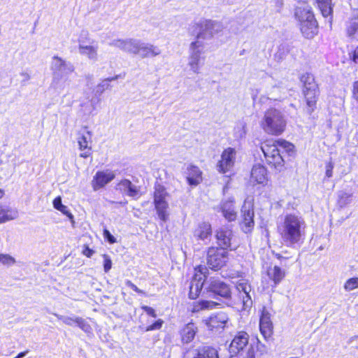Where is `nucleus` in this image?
I'll return each mask as SVG.
<instances>
[{
	"mask_svg": "<svg viewBox=\"0 0 358 358\" xmlns=\"http://www.w3.org/2000/svg\"><path fill=\"white\" fill-rule=\"evenodd\" d=\"M280 148L289 156L296 152L295 145L284 138H266L260 143V149L266 164L278 173L284 172L287 169V162L280 152Z\"/></svg>",
	"mask_w": 358,
	"mask_h": 358,
	"instance_id": "nucleus-1",
	"label": "nucleus"
},
{
	"mask_svg": "<svg viewBox=\"0 0 358 358\" xmlns=\"http://www.w3.org/2000/svg\"><path fill=\"white\" fill-rule=\"evenodd\" d=\"M306 223L294 213H287L277 226V232L283 243L288 247L300 245L305 239Z\"/></svg>",
	"mask_w": 358,
	"mask_h": 358,
	"instance_id": "nucleus-2",
	"label": "nucleus"
},
{
	"mask_svg": "<svg viewBox=\"0 0 358 358\" xmlns=\"http://www.w3.org/2000/svg\"><path fill=\"white\" fill-rule=\"evenodd\" d=\"M259 125L266 134L278 136L286 130L287 121L281 110L274 107H270L264 111Z\"/></svg>",
	"mask_w": 358,
	"mask_h": 358,
	"instance_id": "nucleus-3",
	"label": "nucleus"
},
{
	"mask_svg": "<svg viewBox=\"0 0 358 358\" xmlns=\"http://www.w3.org/2000/svg\"><path fill=\"white\" fill-rule=\"evenodd\" d=\"M295 17L299 22L300 31L306 38L311 39L317 35L319 26L310 7H297Z\"/></svg>",
	"mask_w": 358,
	"mask_h": 358,
	"instance_id": "nucleus-4",
	"label": "nucleus"
},
{
	"mask_svg": "<svg viewBox=\"0 0 358 358\" xmlns=\"http://www.w3.org/2000/svg\"><path fill=\"white\" fill-rule=\"evenodd\" d=\"M169 196L166 187L161 185L157 184L155 185L153 192V203L157 214L159 219L163 222H166L169 219V203L166 199Z\"/></svg>",
	"mask_w": 358,
	"mask_h": 358,
	"instance_id": "nucleus-5",
	"label": "nucleus"
},
{
	"mask_svg": "<svg viewBox=\"0 0 358 358\" xmlns=\"http://www.w3.org/2000/svg\"><path fill=\"white\" fill-rule=\"evenodd\" d=\"M228 260V250L215 246L208 248L206 262L210 269L213 271L220 270L227 265Z\"/></svg>",
	"mask_w": 358,
	"mask_h": 358,
	"instance_id": "nucleus-6",
	"label": "nucleus"
},
{
	"mask_svg": "<svg viewBox=\"0 0 358 358\" xmlns=\"http://www.w3.org/2000/svg\"><path fill=\"white\" fill-rule=\"evenodd\" d=\"M236 150L235 148L228 147L224 148L221 153L220 159L217 163V168L219 173L225 174L233 170L236 163Z\"/></svg>",
	"mask_w": 358,
	"mask_h": 358,
	"instance_id": "nucleus-7",
	"label": "nucleus"
},
{
	"mask_svg": "<svg viewBox=\"0 0 358 358\" xmlns=\"http://www.w3.org/2000/svg\"><path fill=\"white\" fill-rule=\"evenodd\" d=\"M77 134L79 150L82 152L80 154V157L85 159L91 157L92 154V146L90 145L92 138L91 131L88 130L87 126H85Z\"/></svg>",
	"mask_w": 358,
	"mask_h": 358,
	"instance_id": "nucleus-8",
	"label": "nucleus"
},
{
	"mask_svg": "<svg viewBox=\"0 0 358 358\" xmlns=\"http://www.w3.org/2000/svg\"><path fill=\"white\" fill-rule=\"evenodd\" d=\"M206 289L208 292L213 294L215 296H217L225 299H229L231 296L230 286L217 278H212L210 280Z\"/></svg>",
	"mask_w": 358,
	"mask_h": 358,
	"instance_id": "nucleus-9",
	"label": "nucleus"
},
{
	"mask_svg": "<svg viewBox=\"0 0 358 358\" xmlns=\"http://www.w3.org/2000/svg\"><path fill=\"white\" fill-rule=\"evenodd\" d=\"M249 181L253 186L261 185L264 187L267 185L269 177L266 167L261 164H254L250 171Z\"/></svg>",
	"mask_w": 358,
	"mask_h": 358,
	"instance_id": "nucleus-10",
	"label": "nucleus"
},
{
	"mask_svg": "<svg viewBox=\"0 0 358 358\" xmlns=\"http://www.w3.org/2000/svg\"><path fill=\"white\" fill-rule=\"evenodd\" d=\"M234 237V233L231 227L222 226L215 231V238L218 248L226 250H231V241Z\"/></svg>",
	"mask_w": 358,
	"mask_h": 358,
	"instance_id": "nucleus-11",
	"label": "nucleus"
},
{
	"mask_svg": "<svg viewBox=\"0 0 358 358\" xmlns=\"http://www.w3.org/2000/svg\"><path fill=\"white\" fill-rule=\"evenodd\" d=\"M228 320V316L225 313L218 312L211 315L206 320V324L210 331H220L225 328Z\"/></svg>",
	"mask_w": 358,
	"mask_h": 358,
	"instance_id": "nucleus-12",
	"label": "nucleus"
},
{
	"mask_svg": "<svg viewBox=\"0 0 358 358\" xmlns=\"http://www.w3.org/2000/svg\"><path fill=\"white\" fill-rule=\"evenodd\" d=\"M203 267L201 266H197L195 268V273L194 275L192 283L189 286V298L190 299H196L201 294L203 287L204 278L199 277L197 278L198 273L203 275Z\"/></svg>",
	"mask_w": 358,
	"mask_h": 358,
	"instance_id": "nucleus-13",
	"label": "nucleus"
},
{
	"mask_svg": "<svg viewBox=\"0 0 358 358\" xmlns=\"http://www.w3.org/2000/svg\"><path fill=\"white\" fill-rule=\"evenodd\" d=\"M115 177L112 171H98L92 180V187L94 191L103 188L108 183L111 182Z\"/></svg>",
	"mask_w": 358,
	"mask_h": 358,
	"instance_id": "nucleus-14",
	"label": "nucleus"
},
{
	"mask_svg": "<svg viewBox=\"0 0 358 358\" xmlns=\"http://www.w3.org/2000/svg\"><path fill=\"white\" fill-rule=\"evenodd\" d=\"M259 330L263 337L268 340L273 334V325L270 313L264 308L259 318Z\"/></svg>",
	"mask_w": 358,
	"mask_h": 358,
	"instance_id": "nucleus-15",
	"label": "nucleus"
},
{
	"mask_svg": "<svg viewBox=\"0 0 358 358\" xmlns=\"http://www.w3.org/2000/svg\"><path fill=\"white\" fill-rule=\"evenodd\" d=\"M301 92L305 103V110L308 114L311 115L317 108V103L320 94V89Z\"/></svg>",
	"mask_w": 358,
	"mask_h": 358,
	"instance_id": "nucleus-16",
	"label": "nucleus"
},
{
	"mask_svg": "<svg viewBox=\"0 0 358 358\" xmlns=\"http://www.w3.org/2000/svg\"><path fill=\"white\" fill-rule=\"evenodd\" d=\"M249 335L244 331H238L229 345V350L232 354H238L248 344Z\"/></svg>",
	"mask_w": 358,
	"mask_h": 358,
	"instance_id": "nucleus-17",
	"label": "nucleus"
},
{
	"mask_svg": "<svg viewBox=\"0 0 358 358\" xmlns=\"http://www.w3.org/2000/svg\"><path fill=\"white\" fill-rule=\"evenodd\" d=\"M239 225L244 233L252 232L255 227V213L252 208L242 209L241 220Z\"/></svg>",
	"mask_w": 358,
	"mask_h": 358,
	"instance_id": "nucleus-18",
	"label": "nucleus"
},
{
	"mask_svg": "<svg viewBox=\"0 0 358 358\" xmlns=\"http://www.w3.org/2000/svg\"><path fill=\"white\" fill-rule=\"evenodd\" d=\"M203 172L199 166L189 164L187 167L186 180L190 186H197L203 180Z\"/></svg>",
	"mask_w": 358,
	"mask_h": 358,
	"instance_id": "nucleus-19",
	"label": "nucleus"
},
{
	"mask_svg": "<svg viewBox=\"0 0 358 358\" xmlns=\"http://www.w3.org/2000/svg\"><path fill=\"white\" fill-rule=\"evenodd\" d=\"M266 275L272 287L279 285L286 276L285 270L282 269L279 266L268 267L266 269Z\"/></svg>",
	"mask_w": 358,
	"mask_h": 358,
	"instance_id": "nucleus-20",
	"label": "nucleus"
},
{
	"mask_svg": "<svg viewBox=\"0 0 358 358\" xmlns=\"http://www.w3.org/2000/svg\"><path fill=\"white\" fill-rule=\"evenodd\" d=\"M197 332L198 327L193 321L186 324L180 331L182 343L187 344L193 341Z\"/></svg>",
	"mask_w": 358,
	"mask_h": 358,
	"instance_id": "nucleus-21",
	"label": "nucleus"
},
{
	"mask_svg": "<svg viewBox=\"0 0 358 358\" xmlns=\"http://www.w3.org/2000/svg\"><path fill=\"white\" fill-rule=\"evenodd\" d=\"M120 190L124 191L126 194L134 199H138L142 193L140 191V187L134 185L129 179H122L118 184Z\"/></svg>",
	"mask_w": 358,
	"mask_h": 358,
	"instance_id": "nucleus-22",
	"label": "nucleus"
},
{
	"mask_svg": "<svg viewBox=\"0 0 358 358\" xmlns=\"http://www.w3.org/2000/svg\"><path fill=\"white\" fill-rule=\"evenodd\" d=\"M212 235V226L208 222L199 223L194 230V236L197 240L204 241L210 238Z\"/></svg>",
	"mask_w": 358,
	"mask_h": 358,
	"instance_id": "nucleus-23",
	"label": "nucleus"
},
{
	"mask_svg": "<svg viewBox=\"0 0 358 358\" xmlns=\"http://www.w3.org/2000/svg\"><path fill=\"white\" fill-rule=\"evenodd\" d=\"M299 80L302 84L301 91H310L320 89L315 76L310 73L306 72L303 73L300 76Z\"/></svg>",
	"mask_w": 358,
	"mask_h": 358,
	"instance_id": "nucleus-24",
	"label": "nucleus"
},
{
	"mask_svg": "<svg viewBox=\"0 0 358 358\" xmlns=\"http://www.w3.org/2000/svg\"><path fill=\"white\" fill-rule=\"evenodd\" d=\"M345 32L347 36L352 39L358 36V12L348 19L346 23Z\"/></svg>",
	"mask_w": 358,
	"mask_h": 358,
	"instance_id": "nucleus-25",
	"label": "nucleus"
},
{
	"mask_svg": "<svg viewBox=\"0 0 358 358\" xmlns=\"http://www.w3.org/2000/svg\"><path fill=\"white\" fill-rule=\"evenodd\" d=\"M220 209L223 217L228 222H234L237 219V212L233 203L225 202L220 206Z\"/></svg>",
	"mask_w": 358,
	"mask_h": 358,
	"instance_id": "nucleus-26",
	"label": "nucleus"
},
{
	"mask_svg": "<svg viewBox=\"0 0 358 358\" xmlns=\"http://www.w3.org/2000/svg\"><path fill=\"white\" fill-rule=\"evenodd\" d=\"M220 306V303L210 300H199L193 302L192 307V313H198L205 310L214 309Z\"/></svg>",
	"mask_w": 358,
	"mask_h": 358,
	"instance_id": "nucleus-27",
	"label": "nucleus"
},
{
	"mask_svg": "<svg viewBox=\"0 0 358 358\" xmlns=\"http://www.w3.org/2000/svg\"><path fill=\"white\" fill-rule=\"evenodd\" d=\"M193 358H219L217 351L213 347L203 346L196 350Z\"/></svg>",
	"mask_w": 358,
	"mask_h": 358,
	"instance_id": "nucleus-28",
	"label": "nucleus"
},
{
	"mask_svg": "<svg viewBox=\"0 0 358 358\" xmlns=\"http://www.w3.org/2000/svg\"><path fill=\"white\" fill-rule=\"evenodd\" d=\"M318 7L322 15L327 17L331 16L333 14V8L331 6V0H317Z\"/></svg>",
	"mask_w": 358,
	"mask_h": 358,
	"instance_id": "nucleus-29",
	"label": "nucleus"
},
{
	"mask_svg": "<svg viewBox=\"0 0 358 358\" xmlns=\"http://www.w3.org/2000/svg\"><path fill=\"white\" fill-rule=\"evenodd\" d=\"M80 52L90 59L96 60L98 57L97 48L92 45H79Z\"/></svg>",
	"mask_w": 358,
	"mask_h": 358,
	"instance_id": "nucleus-30",
	"label": "nucleus"
},
{
	"mask_svg": "<svg viewBox=\"0 0 358 358\" xmlns=\"http://www.w3.org/2000/svg\"><path fill=\"white\" fill-rule=\"evenodd\" d=\"M52 203L54 208L57 210L60 211L62 214L65 215L70 219H72L73 217L72 213L69 210L67 206L62 204L61 196H58L56 198H55L52 201Z\"/></svg>",
	"mask_w": 358,
	"mask_h": 358,
	"instance_id": "nucleus-31",
	"label": "nucleus"
},
{
	"mask_svg": "<svg viewBox=\"0 0 358 358\" xmlns=\"http://www.w3.org/2000/svg\"><path fill=\"white\" fill-rule=\"evenodd\" d=\"M236 289L238 290L240 294L243 292L242 299L243 302H245V299L247 300H250V285L245 281L241 280L236 284Z\"/></svg>",
	"mask_w": 358,
	"mask_h": 358,
	"instance_id": "nucleus-32",
	"label": "nucleus"
},
{
	"mask_svg": "<svg viewBox=\"0 0 358 358\" xmlns=\"http://www.w3.org/2000/svg\"><path fill=\"white\" fill-rule=\"evenodd\" d=\"M214 27V23L210 20H201L199 22L195 23L194 27L196 29L200 31L211 30Z\"/></svg>",
	"mask_w": 358,
	"mask_h": 358,
	"instance_id": "nucleus-33",
	"label": "nucleus"
},
{
	"mask_svg": "<svg viewBox=\"0 0 358 358\" xmlns=\"http://www.w3.org/2000/svg\"><path fill=\"white\" fill-rule=\"evenodd\" d=\"M142 57H155L159 54V50L153 45H149L142 48Z\"/></svg>",
	"mask_w": 358,
	"mask_h": 358,
	"instance_id": "nucleus-34",
	"label": "nucleus"
},
{
	"mask_svg": "<svg viewBox=\"0 0 358 358\" xmlns=\"http://www.w3.org/2000/svg\"><path fill=\"white\" fill-rule=\"evenodd\" d=\"M191 60L189 62V66L194 72H198L199 65L200 63V52L196 51L193 52L190 56Z\"/></svg>",
	"mask_w": 358,
	"mask_h": 358,
	"instance_id": "nucleus-35",
	"label": "nucleus"
},
{
	"mask_svg": "<svg viewBox=\"0 0 358 358\" xmlns=\"http://www.w3.org/2000/svg\"><path fill=\"white\" fill-rule=\"evenodd\" d=\"M0 263L3 265L10 266L16 263V260L8 254L0 253Z\"/></svg>",
	"mask_w": 358,
	"mask_h": 358,
	"instance_id": "nucleus-36",
	"label": "nucleus"
},
{
	"mask_svg": "<svg viewBox=\"0 0 358 358\" xmlns=\"http://www.w3.org/2000/svg\"><path fill=\"white\" fill-rule=\"evenodd\" d=\"M343 287L346 291H352L358 288V278L354 277L348 279Z\"/></svg>",
	"mask_w": 358,
	"mask_h": 358,
	"instance_id": "nucleus-37",
	"label": "nucleus"
},
{
	"mask_svg": "<svg viewBox=\"0 0 358 358\" xmlns=\"http://www.w3.org/2000/svg\"><path fill=\"white\" fill-rule=\"evenodd\" d=\"M12 218L9 214V209L0 205V224L9 221Z\"/></svg>",
	"mask_w": 358,
	"mask_h": 358,
	"instance_id": "nucleus-38",
	"label": "nucleus"
},
{
	"mask_svg": "<svg viewBox=\"0 0 358 358\" xmlns=\"http://www.w3.org/2000/svg\"><path fill=\"white\" fill-rule=\"evenodd\" d=\"M163 323L164 321L162 319H158L151 324L143 327V329L145 331L158 330L162 327Z\"/></svg>",
	"mask_w": 358,
	"mask_h": 358,
	"instance_id": "nucleus-39",
	"label": "nucleus"
},
{
	"mask_svg": "<svg viewBox=\"0 0 358 358\" xmlns=\"http://www.w3.org/2000/svg\"><path fill=\"white\" fill-rule=\"evenodd\" d=\"M74 323L85 331H87L90 329V325L82 317H75Z\"/></svg>",
	"mask_w": 358,
	"mask_h": 358,
	"instance_id": "nucleus-40",
	"label": "nucleus"
},
{
	"mask_svg": "<svg viewBox=\"0 0 358 358\" xmlns=\"http://www.w3.org/2000/svg\"><path fill=\"white\" fill-rule=\"evenodd\" d=\"M348 57L351 62L355 65H358V45L348 52Z\"/></svg>",
	"mask_w": 358,
	"mask_h": 358,
	"instance_id": "nucleus-41",
	"label": "nucleus"
},
{
	"mask_svg": "<svg viewBox=\"0 0 358 358\" xmlns=\"http://www.w3.org/2000/svg\"><path fill=\"white\" fill-rule=\"evenodd\" d=\"M103 269L106 273H108L112 268V261L110 257L106 255H103Z\"/></svg>",
	"mask_w": 358,
	"mask_h": 358,
	"instance_id": "nucleus-42",
	"label": "nucleus"
},
{
	"mask_svg": "<svg viewBox=\"0 0 358 358\" xmlns=\"http://www.w3.org/2000/svg\"><path fill=\"white\" fill-rule=\"evenodd\" d=\"M103 236L104 238L110 244H113L117 242L116 238L110 234V232L107 229H103Z\"/></svg>",
	"mask_w": 358,
	"mask_h": 358,
	"instance_id": "nucleus-43",
	"label": "nucleus"
},
{
	"mask_svg": "<svg viewBox=\"0 0 358 358\" xmlns=\"http://www.w3.org/2000/svg\"><path fill=\"white\" fill-rule=\"evenodd\" d=\"M141 308L143 311H145V313L148 316H150L151 317H153V318L157 317V315L156 311H155V310L153 308L143 305V306H141Z\"/></svg>",
	"mask_w": 358,
	"mask_h": 358,
	"instance_id": "nucleus-44",
	"label": "nucleus"
},
{
	"mask_svg": "<svg viewBox=\"0 0 358 358\" xmlns=\"http://www.w3.org/2000/svg\"><path fill=\"white\" fill-rule=\"evenodd\" d=\"M334 163L331 161L328 162L326 163L325 165V175L327 178H331L333 176V169H334Z\"/></svg>",
	"mask_w": 358,
	"mask_h": 358,
	"instance_id": "nucleus-45",
	"label": "nucleus"
},
{
	"mask_svg": "<svg viewBox=\"0 0 358 358\" xmlns=\"http://www.w3.org/2000/svg\"><path fill=\"white\" fill-rule=\"evenodd\" d=\"M94 251L91 249L88 245L85 244L83 246V251L82 254L85 256L87 258L92 257V256L94 255Z\"/></svg>",
	"mask_w": 358,
	"mask_h": 358,
	"instance_id": "nucleus-46",
	"label": "nucleus"
},
{
	"mask_svg": "<svg viewBox=\"0 0 358 358\" xmlns=\"http://www.w3.org/2000/svg\"><path fill=\"white\" fill-rule=\"evenodd\" d=\"M125 284L127 287H130L135 292H136L138 294H144L143 290L138 288L137 286L136 285H134L131 280H127L125 282Z\"/></svg>",
	"mask_w": 358,
	"mask_h": 358,
	"instance_id": "nucleus-47",
	"label": "nucleus"
},
{
	"mask_svg": "<svg viewBox=\"0 0 358 358\" xmlns=\"http://www.w3.org/2000/svg\"><path fill=\"white\" fill-rule=\"evenodd\" d=\"M203 36V33L202 32H200L197 34L196 36V41H194L191 43V47L193 50H196L197 48H199V47H201L202 45L201 43H200L198 40Z\"/></svg>",
	"mask_w": 358,
	"mask_h": 358,
	"instance_id": "nucleus-48",
	"label": "nucleus"
},
{
	"mask_svg": "<svg viewBox=\"0 0 358 358\" xmlns=\"http://www.w3.org/2000/svg\"><path fill=\"white\" fill-rule=\"evenodd\" d=\"M274 6L277 12H280L282 6H283V0H275Z\"/></svg>",
	"mask_w": 358,
	"mask_h": 358,
	"instance_id": "nucleus-49",
	"label": "nucleus"
},
{
	"mask_svg": "<svg viewBox=\"0 0 358 358\" xmlns=\"http://www.w3.org/2000/svg\"><path fill=\"white\" fill-rule=\"evenodd\" d=\"M256 350L253 347H250L246 354V358H255Z\"/></svg>",
	"mask_w": 358,
	"mask_h": 358,
	"instance_id": "nucleus-50",
	"label": "nucleus"
},
{
	"mask_svg": "<svg viewBox=\"0 0 358 358\" xmlns=\"http://www.w3.org/2000/svg\"><path fill=\"white\" fill-rule=\"evenodd\" d=\"M74 320H75V318H72V317H66L64 320V322L69 325V326H72L74 323Z\"/></svg>",
	"mask_w": 358,
	"mask_h": 358,
	"instance_id": "nucleus-51",
	"label": "nucleus"
},
{
	"mask_svg": "<svg viewBox=\"0 0 358 358\" xmlns=\"http://www.w3.org/2000/svg\"><path fill=\"white\" fill-rule=\"evenodd\" d=\"M273 255H274V257H275L277 259H278V260H280V261H282V260H287V259H289V257H286L282 256V255L281 254H280V253H273Z\"/></svg>",
	"mask_w": 358,
	"mask_h": 358,
	"instance_id": "nucleus-52",
	"label": "nucleus"
},
{
	"mask_svg": "<svg viewBox=\"0 0 358 358\" xmlns=\"http://www.w3.org/2000/svg\"><path fill=\"white\" fill-rule=\"evenodd\" d=\"M53 59L58 61L59 62L60 66H64L66 64L64 60L58 56H54Z\"/></svg>",
	"mask_w": 358,
	"mask_h": 358,
	"instance_id": "nucleus-53",
	"label": "nucleus"
},
{
	"mask_svg": "<svg viewBox=\"0 0 358 358\" xmlns=\"http://www.w3.org/2000/svg\"><path fill=\"white\" fill-rule=\"evenodd\" d=\"M29 352V350H24V351H22V352H20V353L17 354V357L18 358H22L24 357L27 353Z\"/></svg>",
	"mask_w": 358,
	"mask_h": 358,
	"instance_id": "nucleus-54",
	"label": "nucleus"
},
{
	"mask_svg": "<svg viewBox=\"0 0 358 358\" xmlns=\"http://www.w3.org/2000/svg\"><path fill=\"white\" fill-rule=\"evenodd\" d=\"M119 77H120V76H115L114 77L107 78L105 80L107 82H111L113 80L117 79Z\"/></svg>",
	"mask_w": 358,
	"mask_h": 358,
	"instance_id": "nucleus-55",
	"label": "nucleus"
},
{
	"mask_svg": "<svg viewBox=\"0 0 358 358\" xmlns=\"http://www.w3.org/2000/svg\"><path fill=\"white\" fill-rule=\"evenodd\" d=\"M97 88L99 89V92L100 93H102L105 90L104 85L99 84L97 85Z\"/></svg>",
	"mask_w": 358,
	"mask_h": 358,
	"instance_id": "nucleus-56",
	"label": "nucleus"
},
{
	"mask_svg": "<svg viewBox=\"0 0 358 358\" xmlns=\"http://www.w3.org/2000/svg\"><path fill=\"white\" fill-rule=\"evenodd\" d=\"M4 196V191L0 189V199Z\"/></svg>",
	"mask_w": 358,
	"mask_h": 358,
	"instance_id": "nucleus-57",
	"label": "nucleus"
},
{
	"mask_svg": "<svg viewBox=\"0 0 358 358\" xmlns=\"http://www.w3.org/2000/svg\"><path fill=\"white\" fill-rule=\"evenodd\" d=\"M250 347H252V345H251ZM253 348H255V350L257 351V347H255H255L253 346Z\"/></svg>",
	"mask_w": 358,
	"mask_h": 358,
	"instance_id": "nucleus-58",
	"label": "nucleus"
},
{
	"mask_svg": "<svg viewBox=\"0 0 358 358\" xmlns=\"http://www.w3.org/2000/svg\"><path fill=\"white\" fill-rule=\"evenodd\" d=\"M357 141H358V132H357Z\"/></svg>",
	"mask_w": 358,
	"mask_h": 358,
	"instance_id": "nucleus-59",
	"label": "nucleus"
},
{
	"mask_svg": "<svg viewBox=\"0 0 358 358\" xmlns=\"http://www.w3.org/2000/svg\"><path fill=\"white\" fill-rule=\"evenodd\" d=\"M14 358H18L17 356H15Z\"/></svg>",
	"mask_w": 358,
	"mask_h": 358,
	"instance_id": "nucleus-60",
	"label": "nucleus"
}]
</instances>
